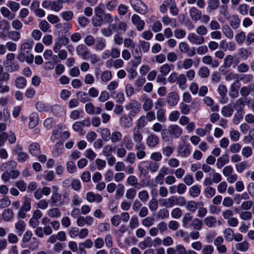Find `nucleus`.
<instances>
[{"instance_id": "1", "label": "nucleus", "mask_w": 254, "mask_h": 254, "mask_svg": "<svg viewBox=\"0 0 254 254\" xmlns=\"http://www.w3.org/2000/svg\"><path fill=\"white\" fill-rule=\"evenodd\" d=\"M125 109L130 111L129 116L134 117L140 112L141 104L137 101L132 100L125 106Z\"/></svg>"}, {"instance_id": "2", "label": "nucleus", "mask_w": 254, "mask_h": 254, "mask_svg": "<svg viewBox=\"0 0 254 254\" xmlns=\"http://www.w3.org/2000/svg\"><path fill=\"white\" fill-rule=\"evenodd\" d=\"M130 3L134 10L136 12L142 14H145L147 13V6L141 0H130Z\"/></svg>"}, {"instance_id": "3", "label": "nucleus", "mask_w": 254, "mask_h": 254, "mask_svg": "<svg viewBox=\"0 0 254 254\" xmlns=\"http://www.w3.org/2000/svg\"><path fill=\"white\" fill-rule=\"evenodd\" d=\"M131 52L132 56L135 59V61H132V65L136 67L141 62L142 53L140 49L134 46L133 48H131Z\"/></svg>"}, {"instance_id": "4", "label": "nucleus", "mask_w": 254, "mask_h": 254, "mask_svg": "<svg viewBox=\"0 0 254 254\" xmlns=\"http://www.w3.org/2000/svg\"><path fill=\"white\" fill-rule=\"evenodd\" d=\"M241 87V83L239 80H236L231 85L229 95L232 98L239 96V89Z\"/></svg>"}, {"instance_id": "5", "label": "nucleus", "mask_w": 254, "mask_h": 254, "mask_svg": "<svg viewBox=\"0 0 254 254\" xmlns=\"http://www.w3.org/2000/svg\"><path fill=\"white\" fill-rule=\"evenodd\" d=\"M168 132L170 135L175 138H179L183 133L182 129L178 125H170L168 127Z\"/></svg>"}, {"instance_id": "6", "label": "nucleus", "mask_w": 254, "mask_h": 254, "mask_svg": "<svg viewBox=\"0 0 254 254\" xmlns=\"http://www.w3.org/2000/svg\"><path fill=\"white\" fill-rule=\"evenodd\" d=\"M188 40L194 45H201L204 43L205 39L203 37L196 35L194 33H190L188 36Z\"/></svg>"}, {"instance_id": "7", "label": "nucleus", "mask_w": 254, "mask_h": 254, "mask_svg": "<svg viewBox=\"0 0 254 254\" xmlns=\"http://www.w3.org/2000/svg\"><path fill=\"white\" fill-rule=\"evenodd\" d=\"M9 77V74L6 72H3L1 76H0V93H3L9 92V86L6 85H3V82L4 81H7Z\"/></svg>"}, {"instance_id": "8", "label": "nucleus", "mask_w": 254, "mask_h": 254, "mask_svg": "<svg viewBox=\"0 0 254 254\" xmlns=\"http://www.w3.org/2000/svg\"><path fill=\"white\" fill-rule=\"evenodd\" d=\"M77 55L81 57L83 60L87 59L89 56V51L88 48L83 44L79 45L76 49Z\"/></svg>"}, {"instance_id": "9", "label": "nucleus", "mask_w": 254, "mask_h": 254, "mask_svg": "<svg viewBox=\"0 0 254 254\" xmlns=\"http://www.w3.org/2000/svg\"><path fill=\"white\" fill-rule=\"evenodd\" d=\"M178 153L182 157H186L190 153V146L189 144L184 143L178 147Z\"/></svg>"}, {"instance_id": "10", "label": "nucleus", "mask_w": 254, "mask_h": 254, "mask_svg": "<svg viewBox=\"0 0 254 254\" xmlns=\"http://www.w3.org/2000/svg\"><path fill=\"white\" fill-rule=\"evenodd\" d=\"M131 21L133 24L136 25V29L138 31H141L144 26L145 22L143 20H141L140 17L137 14H133L131 16Z\"/></svg>"}, {"instance_id": "11", "label": "nucleus", "mask_w": 254, "mask_h": 254, "mask_svg": "<svg viewBox=\"0 0 254 254\" xmlns=\"http://www.w3.org/2000/svg\"><path fill=\"white\" fill-rule=\"evenodd\" d=\"M132 117L129 116L128 115H123L120 119V123L121 125L124 128H128L132 125Z\"/></svg>"}, {"instance_id": "12", "label": "nucleus", "mask_w": 254, "mask_h": 254, "mask_svg": "<svg viewBox=\"0 0 254 254\" xmlns=\"http://www.w3.org/2000/svg\"><path fill=\"white\" fill-rule=\"evenodd\" d=\"M189 13L192 20L197 21L201 19L202 13L201 11L196 7H191L190 9Z\"/></svg>"}, {"instance_id": "13", "label": "nucleus", "mask_w": 254, "mask_h": 254, "mask_svg": "<svg viewBox=\"0 0 254 254\" xmlns=\"http://www.w3.org/2000/svg\"><path fill=\"white\" fill-rule=\"evenodd\" d=\"M51 203L61 207L64 204V201L62 200V195L59 193H53L51 197Z\"/></svg>"}, {"instance_id": "14", "label": "nucleus", "mask_w": 254, "mask_h": 254, "mask_svg": "<svg viewBox=\"0 0 254 254\" xmlns=\"http://www.w3.org/2000/svg\"><path fill=\"white\" fill-rule=\"evenodd\" d=\"M203 64L210 65L213 68L217 67L219 65V62L216 60H213L211 56L206 55L202 59Z\"/></svg>"}, {"instance_id": "15", "label": "nucleus", "mask_w": 254, "mask_h": 254, "mask_svg": "<svg viewBox=\"0 0 254 254\" xmlns=\"http://www.w3.org/2000/svg\"><path fill=\"white\" fill-rule=\"evenodd\" d=\"M158 137L154 134H151L146 138V143L149 147H154L159 143Z\"/></svg>"}, {"instance_id": "16", "label": "nucleus", "mask_w": 254, "mask_h": 254, "mask_svg": "<svg viewBox=\"0 0 254 254\" xmlns=\"http://www.w3.org/2000/svg\"><path fill=\"white\" fill-rule=\"evenodd\" d=\"M17 163L11 160L2 164L0 166V170L1 171H8L12 169H15Z\"/></svg>"}, {"instance_id": "17", "label": "nucleus", "mask_w": 254, "mask_h": 254, "mask_svg": "<svg viewBox=\"0 0 254 254\" xmlns=\"http://www.w3.org/2000/svg\"><path fill=\"white\" fill-rule=\"evenodd\" d=\"M179 99L178 94L175 92H172L168 94L167 102L170 106H174L177 104Z\"/></svg>"}, {"instance_id": "18", "label": "nucleus", "mask_w": 254, "mask_h": 254, "mask_svg": "<svg viewBox=\"0 0 254 254\" xmlns=\"http://www.w3.org/2000/svg\"><path fill=\"white\" fill-rule=\"evenodd\" d=\"M220 48L224 51H233L235 50L236 46L235 43L232 42H227L226 40H222L220 42Z\"/></svg>"}, {"instance_id": "19", "label": "nucleus", "mask_w": 254, "mask_h": 254, "mask_svg": "<svg viewBox=\"0 0 254 254\" xmlns=\"http://www.w3.org/2000/svg\"><path fill=\"white\" fill-rule=\"evenodd\" d=\"M28 150L31 155L37 156L41 153L40 146L39 143L33 142L29 145Z\"/></svg>"}, {"instance_id": "20", "label": "nucleus", "mask_w": 254, "mask_h": 254, "mask_svg": "<svg viewBox=\"0 0 254 254\" xmlns=\"http://www.w3.org/2000/svg\"><path fill=\"white\" fill-rule=\"evenodd\" d=\"M220 4L219 0H208L207 1V11L211 12L218 8Z\"/></svg>"}, {"instance_id": "21", "label": "nucleus", "mask_w": 254, "mask_h": 254, "mask_svg": "<svg viewBox=\"0 0 254 254\" xmlns=\"http://www.w3.org/2000/svg\"><path fill=\"white\" fill-rule=\"evenodd\" d=\"M177 196H172L168 199H164L161 205L167 208H171L173 206L177 205Z\"/></svg>"}, {"instance_id": "22", "label": "nucleus", "mask_w": 254, "mask_h": 254, "mask_svg": "<svg viewBox=\"0 0 254 254\" xmlns=\"http://www.w3.org/2000/svg\"><path fill=\"white\" fill-rule=\"evenodd\" d=\"M167 5L170 8L171 13L174 15L176 16L179 13V9L177 7V4L174 0H169L167 1Z\"/></svg>"}, {"instance_id": "23", "label": "nucleus", "mask_w": 254, "mask_h": 254, "mask_svg": "<svg viewBox=\"0 0 254 254\" xmlns=\"http://www.w3.org/2000/svg\"><path fill=\"white\" fill-rule=\"evenodd\" d=\"M187 77L184 74H181L177 77V83L179 85L180 88L182 90H184L187 88Z\"/></svg>"}, {"instance_id": "24", "label": "nucleus", "mask_w": 254, "mask_h": 254, "mask_svg": "<svg viewBox=\"0 0 254 254\" xmlns=\"http://www.w3.org/2000/svg\"><path fill=\"white\" fill-rule=\"evenodd\" d=\"M229 19V23L231 26L234 29H237L240 25V20L238 16L236 15H233L231 17H230Z\"/></svg>"}, {"instance_id": "25", "label": "nucleus", "mask_w": 254, "mask_h": 254, "mask_svg": "<svg viewBox=\"0 0 254 254\" xmlns=\"http://www.w3.org/2000/svg\"><path fill=\"white\" fill-rule=\"evenodd\" d=\"M153 106V101L149 98H144L142 108L144 111H150Z\"/></svg>"}, {"instance_id": "26", "label": "nucleus", "mask_w": 254, "mask_h": 254, "mask_svg": "<svg viewBox=\"0 0 254 254\" xmlns=\"http://www.w3.org/2000/svg\"><path fill=\"white\" fill-rule=\"evenodd\" d=\"M15 227L16 230V233L19 236H21L25 231L26 224L22 220H19L15 224Z\"/></svg>"}, {"instance_id": "27", "label": "nucleus", "mask_w": 254, "mask_h": 254, "mask_svg": "<svg viewBox=\"0 0 254 254\" xmlns=\"http://www.w3.org/2000/svg\"><path fill=\"white\" fill-rule=\"evenodd\" d=\"M229 157L227 154H225L219 157L217 161L216 166L218 168H221L225 164L229 162Z\"/></svg>"}, {"instance_id": "28", "label": "nucleus", "mask_w": 254, "mask_h": 254, "mask_svg": "<svg viewBox=\"0 0 254 254\" xmlns=\"http://www.w3.org/2000/svg\"><path fill=\"white\" fill-rule=\"evenodd\" d=\"M192 219V216L190 213H187L182 219V225L184 228H188L191 226L190 222Z\"/></svg>"}, {"instance_id": "29", "label": "nucleus", "mask_w": 254, "mask_h": 254, "mask_svg": "<svg viewBox=\"0 0 254 254\" xmlns=\"http://www.w3.org/2000/svg\"><path fill=\"white\" fill-rule=\"evenodd\" d=\"M153 241L151 238L149 237H147L145 238L143 241L140 242L138 244V247L141 250H144L146 248L151 247L152 246Z\"/></svg>"}, {"instance_id": "30", "label": "nucleus", "mask_w": 254, "mask_h": 254, "mask_svg": "<svg viewBox=\"0 0 254 254\" xmlns=\"http://www.w3.org/2000/svg\"><path fill=\"white\" fill-rule=\"evenodd\" d=\"M27 81L23 76H19L15 79V85L18 89H23L26 85Z\"/></svg>"}, {"instance_id": "31", "label": "nucleus", "mask_w": 254, "mask_h": 254, "mask_svg": "<svg viewBox=\"0 0 254 254\" xmlns=\"http://www.w3.org/2000/svg\"><path fill=\"white\" fill-rule=\"evenodd\" d=\"M132 137L135 142H141L143 139V135L141 130L134 128L133 129Z\"/></svg>"}, {"instance_id": "32", "label": "nucleus", "mask_w": 254, "mask_h": 254, "mask_svg": "<svg viewBox=\"0 0 254 254\" xmlns=\"http://www.w3.org/2000/svg\"><path fill=\"white\" fill-rule=\"evenodd\" d=\"M224 237L227 242H231L234 238V233L233 230L230 228H227L225 229L223 232Z\"/></svg>"}, {"instance_id": "33", "label": "nucleus", "mask_w": 254, "mask_h": 254, "mask_svg": "<svg viewBox=\"0 0 254 254\" xmlns=\"http://www.w3.org/2000/svg\"><path fill=\"white\" fill-rule=\"evenodd\" d=\"M147 124L145 116H141L136 121V125L134 127L141 130Z\"/></svg>"}, {"instance_id": "34", "label": "nucleus", "mask_w": 254, "mask_h": 254, "mask_svg": "<svg viewBox=\"0 0 254 254\" xmlns=\"http://www.w3.org/2000/svg\"><path fill=\"white\" fill-rule=\"evenodd\" d=\"M244 106L245 101L243 99L240 98L236 101L234 107L236 110V112H244Z\"/></svg>"}, {"instance_id": "35", "label": "nucleus", "mask_w": 254, "mask_h": 254, "mask_svg": "<svg viewBox=\"0 0 254 254\" xmlns=\"http://www.w3.org/2000/svg\"><path fill=\"white\" fill-rule=\"evenodd\" d=\"M233 113V109L231 105H228L224 106L221 109L222 115L226 117H231Z\"/></svg>"}, {"instance_id": "36", "label": "nucleus", "mask_w": 254, "mask_h": 254, "mask_svg": "<svg viewBox=\"0 0 254 254\" xmlns=\"http://www.w3.org/2000/svg\"><path fill=\"white\" fill-rule=\"evenodd\" d=\"M76 95L78 99L82 103H85L90 101V98L86 92L79 91L76 93Z\"/></svg>"}, {"instance_id": "37", "label": "nucleus", "mask_w": 254, "mask_h": 254, "mask_svg": "<svg viewBox=\"0 0 254 254\" xmlns=\"http://www.w3.org/2000/svg\"><path fill=\"white\" fill-rule=\"evenodd\" d=\"M33 234L30 231H27L23 235L22 240V246L23 247H26V244L31 240Z\"/></svg>"}, {"instance_id": "38", "label": "nucleus", "mask_w": 254, "mask_h": 254, "mask_svg": "<svg viewBox=\"0 0 254 254\" xmlns=\"http://www.w3.org/2000/svg\"><path fill=\"white\" fill-rule=\"evenodd\" d=\"M29 119L30 122L29 123V127H30V128H33L35 127H36L38 123V116L36 114H32L30 115Z\"/></svg>"}, {"instance_id": "39", "label": "nucleus", "mask_w": 254, "mask_h": 254, "mask_svg": "<svg viewBox=\"0 0 254 254\" xmlns=\"http://www.w3.org/2000/svg\"><path fill=\"white\" fill-rule=\"evenodd\" d=\"M146 164L150 171L152 173L157 172L159 168V164L156 162L148 161H146Z\"/></svg>"}, {"instance_id": "40", "label": "nucleus", "mask_w": 254, "mask_h": 254, "mask_svg": "<svg viewBox=\"0 0 254 254\" xmlns=\"http://www.w3.org/2000/svg\"><path fill=\"white\" fill-rule=\"evenodd\" d=\"M223 33L229 39H232L233 37V32L229 25H224L222 28Z\"/></svg>"}, {"instance_id": "41", "label": "nucleus", "mask_w": 254, "mask_h": 254, "mask_svg": "<svg viewBox=\"0 0 254 254\" xmlns=\"http://www.w3.org/2000/svg\"><path fill=\"white\" fill-rule=\"evenodd\" d=\"M13 212L12 210L10 209H6L2 212V219L4 221H9L13 218Z\"/></svg>"}, {"instance_id": "42", "label": "nucleus", "mask_w": 254, "mask_h": 254, "mask_svg": "<svg viewBox=\"0 0 254 254\" xmlns=\"http://www.w3.org/2000/svg\"><path fill=\"white\" fill-rule=\"evenodd\" d=\"M189 193L191 197H197L200 193V189L196 185L193 186L189 189Z\"/></svg>"}, {"instance_id": "43", "label": "nucleus", "mask_w": 254, "mask_h": 254, "mask_svg": "<svg viewBox=\"0 0 254 254\" xmlns=\"http://www.w3.org/2000/svg\"><path fill=\"white\" fill-rule=\"evenodd\" d=\"M198 75L201 78H206L210 74V71L206 66L201 67L198 71Z\"/></svg>"}, {"instance_id": "44", "label": "nucleus", "mask_w": 254, "mask_h": 254, "mask_svg": "<svg viewBox=\"0 0 254 254\" xmlns=\"http://www.w3.org/2000/svg\"><path fill=\"white\" fill-rule=\"evenodd\" d=\"M138 169L140 174L144 176L147 175L150 171L148 167H147L146 161L141 162L138 166Z\"/></svg>"}, {"instance_id": "45", "label": "nucleus", "mask_w": 254, "mask_h": 254, "mask_svg": "<svg viewBox=\"0 0 254 254\" xmlns=\"http://www.w3.org/2000/svg\"><path fill=\"white\" fill-rule=\"evenodd\" d=\"M124 143L125 144V148L127 150H131L132 149L134 143L131 139L130 137L128 136H125L123 139Z\"/></svg>"}, {"instance_id": "46", "label": "nucleus", "mask_w": 254, "mask_h": 254, "mask_svg": "<svg viewBox=\"0 0 254 254\" xmlns=\"http://www.w3.org/2000/svg\"><path fill=\"white\" fill-rule=\"evenodd\" d=\"M31 199L27 196H25L24 202L20 208L27 212L31 209Z\"/></svg>"}, {"instance_id": "47", "label": "nucleus", "mask_w": 254, "mask_h": 254, "mask_svg": "<svg viewBox=\"0 0 254 254\" xmlns=\"http://www.w3.org/2000/svg\"><path fill=\"white\" fill-rule=\"evenodd\" d=\"M122 137V133L119 131H114L111 134L110 139L113 143H116L120 141Z\"/></svg>"}, {"instance_id": "48", "label": "nucleus", "mask_w": 254, "mask_h": 254, "mask_svg": "<svg viewBox=\"0 0 254 254\" xmlns=\"http://www.w3.org/2000/svg\"><path fill=\"white\" fill-rule=\"evenodd\" d=\"M7 36L10 39L14 41H17L20 38V34L19 32L16 31H10L8 32Z\"/></svg>"}, {"instance_id": "49", "label": "nucleus", "mask_w": 254, "mask_h": 254, "mask_svg": "<svg viewBox=\"0 0 254 254\" xmlns=\"http://www.w3.org/2000/svg\"><path fill=\"white\" fill-rule=\"evenodd\" d=\"M171 66L173 67V65L168 64L162 65L159 68V71L161 73L162 75L168 74L171 69Z\"/></svg>"}, {"instance_id": "50", "label": "nucleus", "mask_w": 254, "mask_h": 254, "mask_svg": "<svg viewBox=\"0 0 254 254\" xmlns=\"http://www.w3.org/2000/svg\"><path fill=\"white\" fill-rule=\"evenodd\" d=\"M63 19L66 21H70L73 17V13L71 11H64L60 14Z\"/></svg>"}, {"instance_id": "51", "label": "nucleus", "mask_w": 254, "mask_h": 254, "mask_svg": "<svg viewBox=\"0 0 254 254\" xmlns=\"http://www.w3.org/2000/svg\"><path fill=\"white\" fill-rule=\"evenodd\" d=\"M92 22L94 26H100L103 23V17L95 15V16L92 17Z\"/></svg>"}, {"instance_id": "52", "label": "nucleus", "mask_w": 254, "mask_h": 254, "mask_svg": "<svg viewBox=\"0 0 254 254\" xmlns=\"http://www.w3.org/2000/svg\"><path fill=\"white\" fill-rule=\"evenodd\" d=\"M112 77V72L109 70H105L102 72L101 76V79L103 82H107L110 80Z\"/></svg>"}, {"instance_id": "53", "label": "nucleus", "mask_w": 254, "mask_h": 254, "mask_svg": "<svg viewBox=\"0 0 254 254\" xmlns=\"http://www.w3.org/2000/svg\"><path fill=\"white\" fill-rule=\"evenodd\" d=\"M204 223L208 227H214L216 222V219L213 216H209L204 219Z\"/></svg>"}, {"instance_id": "54", "label": "nucleus", "mask_w": 254, "mask_h": 254, "mask_svg": "<svg viewBox=\"0 0 254 254\" xmlns=\"http://www.w3.org/2000/svg\"><path fill=\"white\" fill-rule=\"evenodd\" d=\"M234 60V58L233 56L232 55H228L227 56L224 60L223 66L226 68L230 67Z\"/></svg>"}, {"instance_id": "55", "label": "nucleus", "mask_w": 254, "mask_h": 254, "mask_svg": "<svg viewBox=\"0 0 254 254\" xmlns=\"http://www.w3.org/2000/svg\"><path fill=\"white\" fill-rule=\"evenodd\" d=\"M202 225V221L198 218L194 219L191 223V226H192L194 229L197 230H201Z\"/></svg>"}, {"instance_id": "56", "label": "nucleus", "mask_w": 254, "mask_h": 254, "mask_svg": "<svg viewBox=\"0 0 254 254\" xmlns=\"http://www.w3.org/2000/svg\"><path fill=\"white\" fill-rule=\"evenodd\" d=\"M236 248L240 251L246 252L249 249V244L246 241H243L238 243L236 245Z\"/></svg>"}, {"instance_id": "57", "label": "nucleus", "mask_w": 254, "mask_h": 254, "mask_svg": "<svg viewBox=\"0 0 254 254\" xmlns=\"http://www.w3.org/2000/svg\"><path fill=\"white\" fill-rule=\"evenodd\" d=\"M32 48V43L25 42L20 46V51L23 53H28Z\"/></svg>"}, {"instance_id": "58", "label": "nucleus", "mask_w": 254, "mask_h": 254, "mask_svg": "<svg viewBox=\"0 0 254 254\" xmlns=\"http://www.w3.org/2000/svg\"><path fill=\"white\" fill-rule=\"evenodd\" d=\"M35 106L36 109L41 112L48 111L49 108V106L48 105L41 102H37Z\"/></svg>"}, {"instance_id": "59", "label": "nucleus", "mask_w": 254, "mask_h": 254, "mask_svg": "<svg viewBox=\"0 0 254 254\" xmlns=\"http://www.w3.org/2000/svg\"><path fill=\"white\" fill-rule=\"evenodd\" d=\"M186 207L190 211L194 212L197 208V203L194 201H189L187 202Z\"/></svg>"}, {"instance_id": "60", "label": "nucleus", "mask_w": 254, "mask_h": 254, "mask_svg": "<svg viewBox=\"0 0 254 254\" xmlns=\"http://www.w3.org/2000/svg\"><path fill=\"white\" fill-rule=\"evenodd\" d=\"M175 235L176 237H181L184 239V240L186 242H189V234L187 232H184L183 230L180 229L178 230L176 233Z\"/></svg>"}, {"instance_id": "61", "label": "nucleus", "mask_w": 254, "mask_h": 254, "mask_svg": "<svg viewBox=\"0 0 254 254\" xmlns=\"http://www.w3.org/2000/svg\"><path fill=\"white\" fill-rule=\"evenodd\" d=\"M205 195L207 198H211L215 194V190L209 186H207L204 190Z\"/></svg>"}, {"instance_id": "62", "label": "nucleus", "mask_w": 254, "mask_h": 254, "mask_svg": "<svg viewBox=\"0 0 254 254\" xmlns=\"http://www.w3.org/2000/svg\"><path fill=\"white\" fill-rule=\"evenodd\" d=\"M246 38L245 32L242 31L239 33H238L235 36V39L237 42L239 44H242L243 43Z\"/></svg>"}, {"instance_id": "63", "label": "nucleus", "mask_w": 254, "mask_h": 254, "mask_svg": "<svg viewBox=\"0 0 254 254\" xmlns=\"http://www.w3.org/2000/svg\"><path fill=\"white\" fill-rule=\"evenodd\" d=\"M165 114V111L163 109H159L156 113L157 120L161 122H164L166 120Z\"/></svg>"}, {"instance_id": "64", "label": "nucleus", "mask_w": 254, "mask_h": 254, "mask_svg": "<svg viewBox=\"0 0 254 254\" xmlns=\"http://www.w3.org/2000/svg\"><path fill=\"white\" fill-rule=\"evenodd\" d=\"M110 98L109 93L106 90L102 91L98 98V100L101 102H104Z\"/></svg>"}]
</instances>
